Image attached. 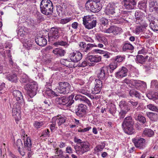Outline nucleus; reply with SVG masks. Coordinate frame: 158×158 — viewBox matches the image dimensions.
<instances>
[{"mask_svg":"<svg viewBox=\"0 0 158 158\" xmlns=\"http://www.w3.org/2000/svg\"><path fill=\"white\" fill-rule=\"evenodd\" d=\"M74 142L77 143L74 148L77 154L82 155L89 150L90 144L87 141H83L80 139L75 138Z\"/></svg>","mask_w":158,"mask_h":158,"instance_id":"f257e3e1","label":"nucleus"},{"mask_svg":"<svg viewBox=\"0 0 158 158\" xmlns=\"http://www.w3.org/2000/svg\"><path fill=\"white\" fill-rule=\"evenodd\" d=\"M134 124V120L131 117L129 116L125 118L122 125L124 127L125 132L129 135L134 133L135 130L133 128Z\"/></svg>","mask_w":158,"mask_h":158,"instance_id":"f03ea898","label":"nucleus"},{"mask_svg":"<svg viewBox=\"0 0 158 158\" xmlns=\"http://www.w3.org/2000/svg\"><path fill=\"white\" fill-rule=\"evenodd\" d=\"M52 3L50 0H42L40 3V10L43 14L48 15L53 10Z\"/></svg>","mask_w":158,"mask_h":158,"instance_id":"7ed1b4c3","label":"nucleus"},{"mask_svg":"<svg viewBox=\"0 0 158 158\" xmlns=\"http://www.w3.org/2000/svg\"><path fill=\"white\" fill-rule=\"evenodd\" d=\"M85 7L87 10L94 12H98L102 8L99 2L92 0H88L86 3Z\"/></svg>","mask_w":158,"mask_h":158,"instance_id":"20e7f679","label":"nucleus"},{"mask_svg":"<svg viewBox=\"0 0 158 158\" xmlns=\"http://www.w3.org/2000/svg\"><path fill=\"white\" fill-rule=\"evenodd\" d=\"M24 88L27 91V94L31 98H32L36 94V91L38 88V86L35 82H31L26 84Z\"/></svg>","mask_w":158,"mask_h":158,"instance_id":"39448f33","label":"nucleus"},{"mask_svg":"<svg viewBox=\"0 0 158 158\" xmlns=\"http://www.w3.org/2000/svg\"><path fill=\"white\" fill-rule=\"evenodd\" d=\"M71 87V85L69 83L64 81L60 82L58 84L56 89L59 93L65 94L69 93Z\"/></svg>","mask_w":158,"mask_h":158,"instance_id":"423d86ee","label":"nucleus"},{"mask_svg":"<svg viewBox=\"0 0 158 158\" xmlns=\"http://www.w3.org/2000/svg\"><path fill=\"white\" fill-rule=\"evenodd\" d=\"M75 96L74 94L73 93L68 97H63L61 98H57L56 100L59 101V104L63 105L68 104L67 106H70L74 102V100L73 98Z\"/></svg>","mask_w":158,"mask_h":158,"instance_id":"0eeeda50","label":"nucleus"},{"mask_svg":"<svg viewBox=\"0 0 158 158\" xmlns=\"http://www.w3.org/2000/svg\"><path fill=\"white\" fill-rule=\"evenodd\" d=\"M59 29V28L56 27H52L49 33H48L49 39L53 40L59 38L60 36Z\"/></svg>","mask_w":158,"mask_h":158,"instance_id":"6e6552de","label":"nucleus"},{"mask_svg":"<svg viewBox=\"0 0 158 158\" xmlns=\"http://www.w3.org/2000/svg\"><path fill=\"white\" fill-rule=\"evenodd\" d=\"M79 46L80 49L84 52L86 53L91 50L93 47H97V45L95 44H86L84 42H82L80 43Z\"/></svg>","mask_w":158,"mask_h":158,"instance_id":"1a4fd4ad","label":"nucleus"},{"mask_svg":"<svg viewBox=\"0 0 158 158\" xmlns=\"http://www.w3.org/2000/svg\"><path fill=\"white\" fill-rule=\"evenodd\" d=\"M88 61L91 62L90 63L91 66H94V63L100 62L101 60V57L98 55H92L88 53L86 58Z\"/></svg>","mask_w":158,"mask_h":158,"instance_id":"9d476101","label":"nucleus"},{"mask_svg":"<svg viewBox=\"0 0 158 158\" xmlns=\"http://www.w3.org/2000/svg\"><path fill=\"white\" fill-rule=\"evenodd\" d=\"M70 60L74 62L80 61L82 58V54L79 51L71 53L69 55Z\"/></svg>","mask_w":158,"mask_h":158,"instance_id":"9b49d317","label":"nucleus"},{"mask_svg":"<svg viewBox=\"0 0 158 158\" xmlns=\"http://www.w3.org/2000/svg\"><path fill=\"white\" fill-rule=\"evenodd\" d=\"M132 141L137 148L142 149L145 147V140L143 138H135L133 139Z\"/></svg>","mask_w":158,"mask_h":158,"instance_id":"f8f14e48","label":"nucleus"},{"mask_svg":"<svg viewBox=\"0 0 158 158\" xmlns=\"http://www.w3.org/2000/svg\"><path fill=\"white\" fill-rule=\"evenodd\" d=\"M123 3L124 7L128 10L133 9L136 4L135 0H123Z\"/></svg>","mask_w":158,"mask_h":158,"instance_id":"ddd939ff","label":"nucleus"},{"mask_svg":"<svg viewBox=\"0 0 158 158\" xmlns=\"http://www.w3.org/2000/svg\"><path fill=\"white\" fill-rule=\"evenodd\" d=\"M77 109V111H76V115L80 117L84 116L87 110L86 106L83 104H80L78 106Z\"/></svg>","mask_w":158,"mask_h":158,"instance_id":"4468645a","label":"nucleus"},{"mask_svg":"<svg viewBox=\"0 0 158 158\" xmlns=\"http://www.w3.org/2000/svg\"><path fill=\"white\" fill-rule=\"evenodd\" d=\"M127 71L128 69L126 68L122 67L115 73V76L118 78H122L127 76Z\"/></svg>","mask_w":158,"mask_h":158,"instance_id":"2eb2a0df","label":"nucleus"},{"mask_svg":"<svg viewBox=\"0 0 158 158\" xmlns=\"http://www.w3.org/2000/svg\"><path fill=\"white\" fill-rule=\"evenodd\" d=\"M42 36L40 35V46H44L47 44V40L45 38L46 37L47 38V35H48V31L46 30H42L41 31Z\"/></svg>","mask_w":158,"mask_h":158,"instance_id":"dca6fc26","label":"nucleus"},{"mask_svg":"<svg viewBox=\"0 0 158 158\" xmlns=\"http://www.w3.org/2000/svg\"><path fill=\"white\" fill-rule=\"evenodd\" d=\"M13 95L16 99L17 101H19L21 103H23V99L22 94L20 91L15 90L13 92Z\"/></svg>","mask_w":158,"mask_h":158,"instance_id":"f3484780","label":"nucleus"},{"mask_svg":"<svg viewBox=\"0 0 158 158\" xmlns=\"http://www.w3.org/2000/svg\"><path fill=\"white\" fill-rule=\"evenodd\" d=\"M15 147L18 148V151L20 154L22 156L25 155V152L23 150H21V148H23V144L21 139H18L15 143Z\"/></svg>","mask_w":158,"mask_h":158,"instance_id":"a211bd4d","label":"nucleus"},{"mask_svg":"<svg viewBox=\"0 0 158 158\" xmlns=\"http://www.w3.org/2000/svg\"><path fill=\"white\" fill-rule=\"evenodd\" d=\"M107 69L105 66L101 68L100 70V72L98 74V77L102 79L105 78L106 75L109 74Z\"/></svg>","mask_w":158,"mask_h":158,"instance_id":"6ab92c4d","label":"nucleus"},{"mask_svg":"<svg viewBox=\"0 0 158 158\" xmlns=\"http://www.w3.org/2000/svg\"><path fill=\"white\" fill-rule=\"evenodd\" d=\"M106 14L110 16L115 14L114 6L110 3L109 4L106 9Z\"/></svg>","mask_w":158,"mask_h":158,"instance_id":"aec40b11","label":"nucleus"},{"mask_svg":"<svg viewBox=\"0 0 158 158\" xmlns=\"http://www.w3.org/2000/svg\"><path fill=\"white\" fill-rule=\"evenodd\" d=\"M75 99L76 100H79L80 101L83 102L87 103L89 106L91 105V104L90 101L85 96L78 94L75 96Z\"/></svg>","mask_w":158,"mask_h":158,"instance_id":"412c9836","label":"nucleus"},{"mask_svg":"<svg viewBox=\"0 0 158 158\" xmlns=\"http://www.w3.org/2000/svg\"><path fill=\"white\" fill-rule=\"evenodd\" d=\"M53 53L58 56H64L65 54V51L61 48H56L53 49Z\"/></svg>","mask_w":158,"mask_h":158,"instance_id":"4be33fe9","label":"nucleus"},{"mask_svg":"<svg viewBox=\"0 0 158 158\" xmlns=\"http://www.w3.org/2000/svg\"><path fill=\"white\" fill-rule=\"evenodd\" d=\"M6 78L9 81L12 82H16L18 80L16 73L13 74H7L6 75Z\"/></svg>","mask_w":158,"mask_h":158,"instance_id":"5701e85b","label":"nucleus"},{"mask_svg":"<svg viewBox=\"0 0 158 158\" xmlns=\"http://www.w3.org/2000/svg\"><path fill=\"white\" fill-rule=\"evenodd\" d=\"M147 116L153 121H156L158 119V114L156 113L148 112L146 113Z\"/></svg>","mask_w":158,"mask_h":158,"instance_id":"b1692460","label":"nucleus"},{"mask_svg":"<svg viewBox=\"0 0 158 158\" xmlns=\"http://www.w3.org/2000/svg\"><path fill=\"white\" fill-rule=\"evenodd\" d=\"M150 27L154 31H158V20L155 19L150 23Z\"/></svg>","mask_w":158,"mask_h":158,"instance_id":"393cba45","label":"nucleus"},{"mask_svg":"<svg viewBox=\"0 0 158 158\" xmlns=\"http://www.w3.org/2000/svg\"><path fill=\"white\" fill-rule=\"evenodd\" d=\"M148 56H146L145 57L141 55H137L136 56V61L137 63H139L143 64L146 61V60L148 58Z\"/></svg>","mask_w":158,"mask_h":158,"instance_id":"a878e982","label":"nucleus"},{"mask_svg":"<svg viewBox=\"0 0 158 158\" xmlns=\"http://www.w3.org/2000/svg\"><path fill=\"white\" fill-rule=\"evenodd\" d=\"M96 23L97 21L96 20H93L92 21H90V22L87 23L83 24L86 28L90 29H92L96 26Z\"/></svg>","mask_w":158,"mask_h":158,"instance_id":"bb28decb","label":"nucleus"},{"mask_svg":"<svg viewBox=\"0 0 158 158\" xmlns=\"http://www.w3.org/2000/svg\"><path fill=\"white\" fill-rule=\"evenodd\" d=\"M31 143L30 138L27 137L26 140L24 141V148L28 151H31Z\"/></svg>","mask_w":158,"mask_h":158,"instance_id":"cd10ccee","label":"nucleus"},{"mask_svg":"<svg viewBox=\"0 0 158 158\" xmlns=\"http://www.w3.org/2000/svg\"><path fill=\"white\" fill-rule=\"evenodd\" d=\"M129 94L130 96L133 97H135L136 98L140 99L141 98V94L138 91L135 89H132L129 92Z\"/></svg>","mask_w":158,"mask_h":158,"instance_id":"c85d7f7f","label":"nucleus"},{"mask_svg":"<svg viewBox=\"0 0 158 158\" xmlns=\"http://www.w3.org/2000/svg\"><path fill=\"white\" fill-rule=\"evenodd\" d=\"M12 115L15 120H18L21 118L20 110L19 111L15 109H12Z\"/></svg>","mask_w":158,"mask_h":158,"instance_id":"c756f323","label":"nucleus"},{"mask_svg":"<svg viewBox=\"0 0 158 158\" xmlns=\"http://www.w3.org/2000/svg\"><path fill=\"white\" fill-rule=\"evenodd\" d=\"M108 72L109 71L110 73L113 72L114 70L117 67V64L115 63H112L110 64L108 66H105Z\"/></svg>","mask_w":158,"mask_h":158,"instance_id":"7c9ffc66","label":"nucleus"},{"mask_svg":"<svg viewBox=\"0 0 158 158\" xmlns=\"http://www.w3.org/2000/svg\"><path fill=\"white\" fill-rule=\"evenodd\" d=\"M44 93L46 95L51 97L58 96L57 94L49 88L46 89Z\"/></svg>","mask_w":158,"mask_h":158,"instance_id":"2f4dec72","label":"nucleus"},{"mask_svg":"<svg viewBox=\"0 0 158 158\" xmlns=\"http://www.w3.org/2000/svg\"><path fill=\"white\" fill-rule=\"evenodd\" d=\"M20 82L23 83H27L30 81V79L24 73H22L20 75Z\"/></svg>","mask_w":158,"mask_h":158,"instance_id":"473e14b6","label":"nucleus"},{"mask_svg":"<svg viewBox=\"0 0 158 158\" xmlns=\"http://www.w3.org/2000/svg\"><path fill=\"white\" fill-rule=\"evenodd\" d=\"M119 106L121 110H130V108L127 106V102L125 101H121L119 103Z\"/></svg>","mask_w":158,"mask_h":158,"instance_id":"72a5a7b5","label":"nucleus"},{"mask_svg":"<svg viewBox=\"0 0 158 158\" xmlns=\"http://www.w3.org/2000/svg\"><path fill=\"white\" fill-rule=\"evenodd\" d=\"M96 39L99 42L104 43L106 41V38L102 34H97L96 35Z\"/></svg>","mask_w":158,"mask_h":158,"instance_id":"f704fd0d","label":"nucleus"},{"mask_svg":"<svg viewBox=\"0 0 158 158\" xmlns=\"http://www.w3.org/2000/svg\"><path fill=\"white\" fill-rule=\"evenodd\" d=\"M55 120L56 123L58 124L59 126L61 125L62 124L64 123L65 121V118L63 117H60L58 118H54Z\"/></svg>","mask_w":158,"mask_h":158,"instance_id":"c9c22d12","label":"nucleus"},{"mask_svg":"<svg viewBox=\"0 0 158 158\" xmlns=\"http://www.w3.org/2000/svg\"><path fill=\"white\" fill-rule=\"evenodd\" d=\"M122 31L121 28L113 26V34L117 35L120 34Z\"/></svg>","mask_w":158,"mask_h":158,"instance_id":"e433bc0d","label":"nucleus"},{"mask_svg":"<svg viewBox=\"0 0 158 158\" xmlns=\"http://www.w3.org/2000/svg\"><path fill=\"white\" fill-rule=\"evenodd\" d=\"M54 45L56 46L58 45H60L62 46H64L65 47H67L69 45V44L68 42L65 41H64L62 40H59L57 41L54 43Z\"/></svg>","mask_w":158,"mask_h":158,"instance_id":"4c0bfd02","label":"nucleus"},{"mask_svg":"<svg viewBox=\"0 0 158 158\" xmlns=\"http://www.w3.org/2000/svg\"><path fill=\"white\" fill-rule=\"evenodd\" d=\"M135 119L144 124L146 122V118L141 114H139L135 117Z\"/></svg>","mask_w":158,"mask_h":158,"instance_id":"58836bf2","label":"nucleus"},{"mask_svg":"<svg viewBox=\"0 0 158 158\" xmlns=\"http://www.w3.org/2000/svg\"><path fill=\"white\" fill-rule=\"evenodd\" d=\"M134 48L133 45L130 44L126 43L123 47V51H126L127 50H132Z\"/></svg>","mask_w":158,"mask_h":158,"instance_id":"ea45409f","label":"nucleus"},{"mask_svg":"<svg viewBox=\"0 0 158 158\" xmlns=\"http://www.w3.org/2000/svg\"><path fill=\"white\" fill-rule=\"evenodd\" d=\"M87 90L85 87H83L81 89L77 90V92L78 93H81L86 95H89L88 93L87 92Z\"/></svg>","mask_w":158,"mask_h":158,"instance_id":"a19ab883","label":"nucleus"},{"mask_svg":"<svg viewBox=\"0 0 158 158\" xmlns=\"http://www.w3.org/2000/svg\"><path fill=\"white\" fill-rule=\"evenodd\" d=\"M143 134L148 136L152 137L154 134V132L153 131L150 129H145L143 131Z\"/></svg>","mask_w":158,"mask_h":158,"instance_id":"79ce46f5","label":"nucleus"},{"mask_svg":"<svg viewBox=\"0 0 158 158\" xmlns=\"http://www.w3.org/2000/svg\"><path fill=\"white\" fill-rule=\"evenodd\" d=\"M127 104L132 106L133 108H134L136 107L138 104V102L136 101L133 99H131L128 102Z\"/></svg>","mask_w":158,"mask_h":158,"instance_id":"37998d69","label":"nucleus"},{"mask_svg":"<svg viewBox=\"0 0 158 158\" xmlns=\"http://www.w3.org/2000/svg\"><path fill=\"white\" fill-rule=\"evenodd\" d=\"M157 94L156 93L151 92L147 94L146 96L149 99H151L153 98H158V97L156 96Z\"/></svg>","mask_w":158,"mask_h":158,"instance_id":"c03bdc74","label":"nucleus"},{"mask_svg":"<svg viewBox=\"0 0 158 158\" xmlns=\"http://www.w3.org/2000/svg\"><path fill=\"white\" fill-rule=\"evenodd\" d=\"M116 108L115 105L114 104L111 105L109 110V111L110 113L114 116V114L116 112Z\"/></svg>","mask_w":158,"mask_h":158,"instance_id":"a18cd8bd","label":"nucleus"},{"mask_svg":"<svg viewBox=\"0 0 158 158\" xmlns=\"http://www.w3.org/2000/svg\"><path fill=\"white\" fill-rule=\"evenodd\" d=\"M19 102V101H17V102L15 103V104L14 105L13 107L12 108L18 110V111H19L20 110L21 106H22V105H24V102H23V103H21Z\"/></svg>","mask_w":158,"mask_h":158,"instance_id":"49530a36","label":"nucleus"},{"mask_svg":"<svg viewBox=\"0 0 158 158\" xmlns=\"http://www.w3.org/2000/svg\"><path fill=\"white\" fill-rule=\"evenodd\" d=\"M125 58V56L124 55H119L115 57V60L117 62H122Z\"/></svg>","mask_w":158,"mask_h":158,"instance_id":"de8ad7c7","label":"nucleus"},{"mask_svg":"<svg viewBox=\"0 0 158 158\" xmlns=\"http://www.w3.org/2000/svg\"><path fill=\"white\" fill-rule=\"evenodd\" d=\"M101 24L102 25L106 26L108 24L109 20L105 18L102 17L101 18L100 20Z\"/></svg>","mask_w":158,"mask_h":158,"instance_id":"09e8293b","label":"nucleus"},{"mask_svg":"<svg viewBox=\"0 0 158 158\" xmlns=\"http://www.w3.org/2000/svg\"><path fill=\"white\" fill-rule=\"evenodd\" d=\"M93 19H91V16H85L83 18V24L92 21Z\"/></svg>","mask_w":158,"mask_h":158,"instance_id":"8fccbe9b","label":"nucleus"},{"mask_svg":"<svg viewBox=\"0 0 158 158\" xmlns=\"http://www.w3.org/2000/svg\"><path fill=\"white\" fill-rule=\"evenodd\" d=\"M129 110H121L119 113V116L120 118H123L125 116L127 112Z\"/></svg>","mask_w":158,"mask_h":158,"instance_id":"3c124183","label":"nucleus"},{"mask_svg":"<svg viewBox=\"0 0 158 158\" xmlns=\"http://www.w3.org/2000/svg\"><path fill=\"white\" fill-rule=\"evenodd\" d=\"M4 47L2 44L0 43V53L4 58L6 57L5 51L4 49Z\"/></svg>","mask_w":158,"mask_h":158,"instance_id":"603ef678","label":"nucleus"},{"mask_svg":"<svg viewBox=\"0 0 158 158\" xmlns=\"http://www.w3.org/2000/svg\"><path fill=\"white\" fill-rule=\"evenodd\" d=\"M101 88L100 87L95 86L94 88L92 90V93L94 94H98L101 91Z\"/></svg>","mask_w":158,"mask_h":158,"instance_id":"864d4df0","label":"nucleus"},{"mask_svg":"<svg viewBox=\"0 0 158 158\" xmlns=\"http://www.w3.org/2000/svg\"><path fill=\"white\" fill-rule=\"evenodd\" d=\"M55 121V118H53L51 122L52 123L50 125V129L52 131L55 128L56 123Z\"/></svg>","mask_w":158,"mask_h":158,"instance_id":"5fc2aeb1","label":"nucleus"},{"mask_svg":"<svg viewBox=\"0 0 158 158\" xmlns=\"http://www.w3.org/2000/svg\"><path fill=\"white\" fill-rule=\"evenodd\" d=\"M72 19L71 17H69L67 18L62 19L60 21V23L61 24H66L72 20Z\"/></svg>","mask_w":158,"mask_h":158,"instance_id":"6e6d98bb","label":"nucleus"},{"mask_svg":"<svg viewBox=\"0 0 158 158\" xmlns=\"http://www.w3.org/2000/svg\"><path fill=\"white\" fill-rule=\"evenodd\" d=\"M63 8L60 6H57L56 8V11L58 15L60 16L63 14L62 13Z\"/></svg>","mask_w":158,"mask_h":158,"instance_id":"4d7b16f0","label":"nucleus"},{"mask_svg":"<svg viewBox=\"0 0 158 158\" xmlns=\"http://www.w3.org/2000/svg\"><path fill=\"white\" fill-rule=\"evenodd\" d=\"M95 86L101 88L102 87V81L99 79H96L95 80Z\"/></svg>","mask_w":158,"mask_h":158,"instance_id":"13d9d810","label":"nucleus"},{"mask_svg":"<svg viewBox=\"0 0 158 158\" xmlns=\"http://www.w3.org/2000/svg\"><path fill=\"white\" fill-rule=\"evenodd\" d=\"M42 105L43 106H44L45 107H48L50 106V102L48 100H45L44 101L41 100Z\"/></svg>","mask_w":158,"mask_h":158,"instance_id":"bf43d9fd","label":"nucleus"},{"mask_svg":"<svg viewBox=\"0 0 158 158\" xmlns=\"http://www.w3.org/2000/svg\"><path fill=\"white\" fill-rule=\"evenodd\" d=\"M5 84L4 83H2L0 85V95H1L5 92L4 89H5Z\"/></svg>","mask_w":158,"mask_h":158,"instance_id":"052dcab7","label":"nucleus"},{"mask_svg":"<svg viewBox=\"0 0 158 158\" xmlns=\"http://www.w3.org/2000/svg\"><path fill=\"white\" fill-rule=\"evenodd\" d=\"M158 5V4L156 1H151L149 2L150 7L153 8V9Z\"/></svg>","mask_w":158,"mask_h":158,"instance_id":"680f3d73","label":"nucleus"},{"mask_svg":"<svg viewBox=\"0 0 158 158\" xmlns=\"http://www.w3.org/2000/svg\"><path fill=\"white\" fill-rule=\"evenodd\" d=\"M135 16L136 19H141L143 18V16L141 15V13L140 12H136L135 14Z\"/></svg>","mask_w":158,"mask_h":158,"instance_id":"e2e57ef3","label":"nucleus"},{"mask_svg":"<svg viewBox=\"0 0 158 158\" xmlns=\"http://www.w3.org/2000/svg\"><path fill=\"white\" fill-rule=\"evenodd\" d=\"M113 26H111L109 28L104 31L105 33L113 34Z\"/></svg>","mask_w":158,"mask_h":158,"instance_id":"0e129e2a","label":"nucleus"},{"mask_svg":"<svg viewBox=\"0 0 158 158\" xmlns=\"http://www.w3.org/2000/svg\"><path fill=\"white\" fill-rule=\"evenodd\" d=\"M69 60H69L67 59H63L61 60V63L63 64L67 67Z\"/></svg>","mask_w":158,"mask_h":158,"instance_id":"69168bd1","label":"nucleus"},{"mask_svg":"<svg viewBox=\"0 0 158 158\" xmlns=\"http://www.w3.org/2000/svg\"><path fill=\"white\" fill-rule=\"evenodd\" d=\"M88 63L86 61H84L81 63H79L78 64L79 67H84L86 66L87 65Z\"/></svg>","mask_w":158,"mask_h":158,"instance_id":"338daca9","label":"nucleus"},{"mask_svg":"<svg viewBox=\"0 0 158 158\" xmlns=\"http://www.w3.org/2000/svg\"><path fill=\"white\" fill-rule=\"evenodd\" d=\"M155 105L152 104H149L147 106V108L149 110L153 111Z\"/></svg>","mask_w":158,"mask_h":158,"instance_id":"774afa93","label":"nucleus"}]
</instances>
